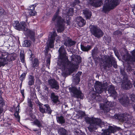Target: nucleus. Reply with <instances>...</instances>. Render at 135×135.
Wrapping results in <instances>:
<instances>
[{
    "mask_svg": "<svg viewBox=\"0 0 135 135\" xmlns=\"http://www.w3.org/2000/svg\"><path fill=\"white\" fill-rule=\"evenodd\" d=\"M58 52L59 57L57 62V64L60 69L63 70H70L76 69L79 62L78 59L80 57L76 55H73L71 56V62L69 61L65 49L63 46L59 49Z\"/></svg>",
    "mask_w": 135,
    "mask_h": 135,
    "instance_id": "nucleus-1",
    "label": "nucleus"
},
{
    "mask_svg": "<svg viewBox=\"0 0 135 135\" xmlns=\"http://www.w3.org/2000/svg\"><path fill=\"white\" fill-rule=\"evenodd\" d=\"M85 120L87 123L90 124L88 128L90 132L95 130L98 126L101 127L102 125L104 124L103 122H102L101 120L98 118L87 117Z\"/></svg>",
    "mask_w": 135,
    "mask_h": 135,
    "instance_id": "nucleus-2",
    "label": "nucleus"
},
{
    "mask_svg": "<svg viewBox=\"0 0 135 135\" xmlns=\"http://www.w3.org/2000/svg\"><path fill=\"white\" fill-rule=\"evenodd\" d=\"M59 10L58 9L57 10L55 14L53 16L52 19V21L56 23L58 28L57 31L58 32H61L64 30V19L62 18L59 15Z\"/></svg>",
    "mask_w": 135,
    "mask_h": 135,
    "instance_id": "nucleus-3",
    "label": "nucleus"
},
{
    "mask_svg": "<svg viewBox=\"0 0 135 135\" xmlns=\"http://www.w3.org/2000/svg\"><path fill=\"white\" fill-rule=\"evenodd\" d=\"M13 25L15 29L18 30L25 31L26 34L31 36V37L33 38L34 32L27 28L25 22L22 21L19 23L18 21H15Z\"/></svg>",
    "mask_w": 135,
    "mask_h": 135,
    "instance_id": "nucleus-4",
    "label": "nucleus"
},
{
    "mask_svg": "<svg viewBox=\"0 0 135 135\" xmlns=\"http://www.w3.org/2000/svg\"><path fill=\"white\" fill-rule=\"evenodd\" d=\"M120 0H105L102 8V11L105 13L108 12L114 9L119 3Z\"/></svg>",
    "mask_w": 135,
    "mask_h": 135,
    "instance_id": "nucleus-5",
    "label": "nucleus"
},
{
    "mask_svg": "<svg viewBox=\"0 0 135 135\" xmlns=\"http://www.w3.org/2000/svg\"><path fill=\"white\" fill-rule=\"evenodd\" d=\"M103 66L105 69L107 67L110 68L112 67V65L114 68H117V62L115 59L112 56H109L107 55L104 56L103 58Z\"/></svg>",
    "mask_w": 135,
    "mask_h": 135,
    "instance_id": "nucleus-6",
    "label": "nucleus"
},
{
    "mask_svg": "<svg viewBox=\"0 0 135 135\" xmlns=\"http://www.w3.org/2000/svg\"><path fill=\"white\" fill-rule=\"evenodd\" d=\"M89 28L91 33L95 37L99 38L103 36L104 33L99 27L93 25H91Z\"/></svg>",
    "mask_w": 135,
    "mask_h": 135,
    "instance_id": "nucleus-7",
    "label": "nucleus"
},
{
    "mask_svg": "<svg viewBox=\"0 0 135 135\" xmlns=\"http://www.w3.org/2000/svg\"><path fill=\"white\" fill-rule=\"evenodd\" d=\"M114 117L116 119L125 123L130 124L132 123L130 121V116L127 114H122L115 115Z\"/></svg>",
    "mask_w": 135,
    "mask_h": 135,
    "instance_id": "nucleus-8",
    "label": "nucleus"
},
{
    "mask_svg": "<svg viewBox=\"0 0 135 135\" xmlns=\"http://www.w3.org/2000/svg\"><path fill=\"white\" fill-rule=\"evenodd\" d=\"M55 37H57V40H56L57 41V40L60 39V38L59 36L57 35L56 32L54 31L50 33L48 40L49 43L47 45L48 48H52L54 47Z\"/></svg>",
    "mask_w": 135,
    "mask_h": 135,
    "instance_id": "nucleus-9",
    "label": "nucleus"
},
{
    "mask_svg": "<svg viewBox=\"0 0 135 135\" xmlns=\"http://www.w3.org/2000/svg\"><path fill=\"white\" fill-rule=\"evenodd\" d=\"M131 56L127 54L123 56L122 58L124 60L127 62L128 64H130L132 61L135 62V49L131 52Z\"/></svg>",
    "mask_w": 135,
    "mask_h": 135,
    "instance_id": "nucleus-10",
    "label": "nucleus"
},
{
    "mask_svg": "<svg viewBox=\"0 0 135 135\" xmlns=\"http://www.w3.org/2000/svg\"><path fill=\"white\" fill-rule=\"evenodd\" d=\"M114 105V103L111 102H109L106 100L104 104H101L100 107L101 108L103 111L107 112H109L110 110L109 107H112Z\"/></svg>",
    "mask_w": 135,
    "mask_h": 135,
    "instance_id": "nucleus-11",
    "label": "nucleus"
},
{
    "mask_svg": "<svg viewBox=\"0 0 135 135\" xmlns=\"http://www.w3.org/2000/svg\"><path fill=\"white\" fill-rule=\"evenodd\" d=\"M104 85V84H102L99 81L96 82L95 88L97 93L100 94L104 90L105 88H106Z\"/></svg>",
    "mask_w": 135,
    "mask_h": 135,
    "instance_id": "nucleus-12",
    "label": "nucleus"
},
{
    "mask_svg": "<svg viewBox=\"0 0 135 135\" xmlns=\"http://www.w3.org/2000/svg\"><path fill=\"white\" fill-rule=\"evenodd\" d=\"M120 128L116 126L114 127L109 126L108 129L105 130L102 133V135H110L111 133H114L117 130H119Z\"/></svg>",
    "mask_w": 135,
    "mask_h": 135,
    "instance_id": "nucleus-13",
    "label": "nucleus"
},
{
    "mask_svg": "<svg viewBox=\"0 0 135 135\" xmlns=\"http://www.w3.org/2000/svg\"><path fill=\"white\" fill-rule=\"evenodd\" d=\"M76 42L73 40L67 37H66L64 40V45L66 47H70L75 45Z\"/></svg>",
    "mask_w": 135,
    "mask_h": 135,
    "instance_id": "nucleus-14",
    "label": "nucleus"
},
{
    "mask_svg": "<svg viewBox=\"0 0 135 135\" xmlns=\"http://www.w3.org/2000/svg\"><path fill=\"white\" fill-rule=\"evenodd\" d=\"M71 92L73 93V95L75 97L77 98H82L83 95L80 91V89H78L77 88L73 87L71 90Z\"/></svg>",
    "mask_w": 135,
    "mask_h": 135,
    "instance_id": "nucleus-15",
    "label": "nucleus"
},
{
    "mask_svg": "<svg viewBox=\"0 0 135 135\" xmlns=\"http://www.w3.org/2000/svg\"><path fill=\"white\" fill-rule=\"evenodd\" d=\"M48 83L52 88L55 89L56 90L59 89V83L55 80L51 79L49 80Z\"/></svg>",
    "mask_w": 135,
    "mask_h": 135,
    "instance_id": "nucleus-16",
    "label": "nucleus"
},
{
    "mask_svg": "<svg viewBox=\"0 0 135 135\" xmlns=\"http://www.w3.org/2000/svg\"><path fill=\"white\" fill-rule=\"evenodd\" d=\"M46 112L50 114L52 112V110L48 104H45L41 105L40 107V111L42 113L45 112V109Z\"/></svg>",
    "mask_w": 135,
    "mask_h": 135,
    "instance_id": "nucleus-17",
    "label": "nucleus"
},
{
    "mask_svg": "<svg viewBox=\"0 0 135 135\" xmlns=\"http://www.w3.org/2000/svg\"><path fill=\"white\" fill-rule=\"evenodd\" d=\"M50 97L51 102L54 104L57 105L60 104V102L59 100L58 96L56 95L55 93H51Z\"/></svg>",
    "mask_w": 135,
    "mask_h": 135,
    "instance_id": "nucleus-18",
    "label": "nucleus"
},
{
    "mask_svg": "<svg viewBox=\"0 0 135 135\" xmlns=\"http://www.w3.org/2000/svg\"><path fill=\"white\" fill-rule=\"evenodd\" d=\"M122 87L124 89H128L131 88L132 85L130 81L127 79L126 81H123L121 84Z\"/></svg>",
    "mask_w": 135,
    "mask_h": 135,
    "instance_id": "nucleus-19",
    "label": "nucleus"
},
{
    "mask_svg": "<svg viewBox=\"0 0 135 135\" xmlns=\"http://www.w3.org/2000/svg\"><path fill=\"white\" fill-rule=\"evenodd\" d=\"M90 4L93 6L98 7L100 6L103 4L102 0H90Z\"/></svg>",
    "mask_w": 135,
    "mask_h": 135,
    "instance_id": "nucleus-20",
    "label": "nucleus"
},
{
    "mask_svg": "<svg viewBox=\"0 0 135 135\" xmlns=\"http://www.w3.org/2000/svg\"><path fill=\"white\" fill-rule=\"evenodd\" d=\"M8 56L7 55H2V56L0 57V67L4 66L6 64L8 61L7 57Z\"/></svg>",
    "mask_w": 135,
    "mask_h": 135,
    "instance_id": "nucleus-21",
    "label": "nucleus"
},
{
    "mask_svg": "<svg viewBox=\"0 0 135 135\" xmlns=\"http://www.w3.org/2000/svg\"><path fill=\"white\" fill-rule=\"evenodd\" d=\"M108 93L110 94V95L113 97L114 99L116 98L117 93L115 90V87L113 85H110L108 89Z\"/></svg>",
    "mask_w": 135,
    "mask_h": 135,
    "instance_id": "nucleus-22",
    "label": "nucleus"
},
{
    "mask_svg": "<svg viewBox=\"0 0 135 135\" xmlns=\"http://www.w3.org/2000/svg\"><path fill=\"white\" fill-rule=\"evenodd\" d=\"M120 103L122 105H125L127 103H131V101H129L128 100V97L126 95L122 97L121 98H119Z\"/></svg>",
    "mask_w": 135,
    "mask_h": 135,
    "instance_id": "nucleus-23",
    "label": "nucleus"
},
{
    "mask_svg": "<svg viewBox=\"0 0 135 135\" xmlns=\"http://www.w3.org/2000/svg\"><path fill=\"white\" fill-rule=\"evenodd\" d=\"M77 24L80 27H82L85 23V21L81 17H77L76 18Z\"/></svg>",
    "mask_w": 135,
    "mask_h": 135,
    "instance_id": "nucleus-24",
    "label": "nucleus"
},
{
    "mask_svg": "<svg viewBox=\"0 0 135 135\" xmlns=\"http://www.w3.org/2000/svg\"><path fill=\"white\" fill-rule=\"evenodd\" d=\"M83 13L86 19H90L91 16V13L87 9L83 10Z\"/></svg>",
    "mask_w": 135,
    "mask_h": 135,
    "instance_id": "nucleus-25",
    "label": "nucleus"
},
{
    "mask_svg": "<svg viewBox=\"0 0 135 135\" xmlns=\"http://www.w3.org/2000/svg\"><path fill=\"white\" fill-rule=\"evenodd\" d=\"M31 123L33 125H35L38 127H42V125L44 123L42 120H39L37 119H36L33 122H31Z\"/></svg>",
    "mask_w": 135,
    "mask_h": 135,
    "instance_id": "nucleus-26",
    "label": "nucleus"
},
{
    "mask_svg": "<svg viewBox=\"0 0 135 135\" xmlns=\"http://www.w3.org/2000/svg\"><path fill=\"white\" fill-rule=\"evenodd\" d=\"M35 80L34 77L33 76L29 75L28 77V85L30 86L33 85L34 84Z\"/></svg>",
    "mask_w": 135,
    "mask_h": 135,
    "instance_id": "nucleus-27",
    "label": "nucleus"
},
{
    "mask_svg": "<svg viewBox=\"0 0 135 135\" xmlns=\"http://www.w3.org/2000/svg\"><path fill=\"white\" fill-rule=\"evenodd\" d=\"M58 133L60 135H68L67 131L64 128L60 127L58 129Z\"/></svg>",
    "mask_w": 135,
    "mask_h": 135,
    "instance_id": "nucleus-28",
    "label": "nucleus"
},
{
    "mask_svg": "<svg viewBox=\"0 0 135 135\" xmlns=\"http://www.w3.org/2000/svg\"><path fill=\"white\" fill-rule=\"evenodd\" d=\"M56 119L57 122L60 124H64L65 122L64 117L62 115L57 117Z\"/></svg>",
    "mask_w": 135,
    "mask_h": 135,
    "instance_id": "nucleus-29",
    "label": "nucleus"
},
{
    "mask_svg": "<svg viewBox=\"0 0 135 135\" xmlns=\"http://www.w3.org/2000/svg\"><path fill=\"white\" fill-rule=\"evenodd\" d=\"M81 48L82 51H88L91 49V47L90 45H88L87 46H85L81 45Z\"/></svg>",
    "mask_w": 135,
    "mask_h": 135,
    "instance_id": "nucleus-30",
    "label": "nucleus"
},
{
    "mask_svg": "<svg viewBox=\"0 0 135 135\" xmlns=\"http://www.w3.org/2000/svg\"><path fill=\"white\" fill-rule=\"evenodd\" d=\"M19 105H18L17 106L16 108V112L14 114V116L15 117L18 119L19 121L20 119V116L19 115Z\"/></svg>",
    "mask_w": 135,
    "mask_h": 135,
    "instance_id": "nucleus-31",
    "label": "nucleus"
},
{
    "mask_svg": "<svg viewBox=\"0 0 135 135\" xmlns=\"http://www.w3.org/2000/svg\"><path fill=\"white\" fill-rule=\"evenodd\" d=\"M39 62L37 59H35L33 61H32L31 64V66L33 68L37 67L38 65Z\"/></svg>",
    "mask_w": 135,
    "mask_h": 135,
    "instance_id": "nucleus-32",
    "label": "nucleus"
},
{
    "mask_svg": "<svg viewBox=\"0 0 135 135\" xmlns=\"http://www.w3.org/2000/svg\"><path fill=\"white\" fill-rule=\"evenodd\" d=\"M98 53V49L97 47L95 48L93 50L91 51V55L92 57L94 58L97 55Z\"/></svg>",
    "mask_w": 135,
    "mask_h": 135,
    "instance_id": "nucleus-33",
    "label": "nucleus"
},
{
    "mask_svg": "<svg viewBox=\"0 0 135 135\" xmlns=\"http://www.w3.org/2000/svg\"><path fill=\"white\" fill-rule=\"evenodd\" d=\"M67 14L68 16H72L73 14L74 10L73 8H70L68 9H67Z\"/></svg>",
    "mask_w": 135,
    "mask_h": 135,
    "instance_id": "nucleus-34",
    "label": "nucleus"
},
{
    "mask_svg": "<svg viewBox=\"0 0 135 135\" xmlns=\"http://www.w3.org/2000/svg\"><path fill=\"white\" fill-rule=\"evenodd\" d=\"M94 97H93V99H95L96 100L98 101H100L102 100V98L101 96L99 94L95 95H93Z\"/></svg>",
    "mask_w": 135,
    "mask_h": 135,
    "instance_id": "nucleus-35",
    "label": "nucleus"
},
{
    "mask_svg": "<svg viewBox=\"0 0 135 135\" xmlns=\"http://www.w3.org/2000/svg\"><path fill=\"white\" fill-rule=\"evenodd\" d=\"M20 59L21 61L23 62L24 61V52L23 51H21L20 54Z\"/></svg>",
    "mask_w": 135,
    "mask_h": 135,
    "instance_id": "nucleus-36",
    "label": "nucleus"
},
{
    "mask_svg": "<svg viewBox=\"0 0 135 135\" xmlns=\"http://www.w3.org/2000/svg\"><path fill=\"white\" fill-rule=\"evenodd\" d=\"M27 103L28 106L32 108L33 106L32 100L28 98Z\"/></svg>",
    "mask_w": 135,
    "mask_h": 135,
    "instance_id": "nucleus-37",
    "label": "nucleus"
},
{
    "mask_svg": "<svg viewBox=\"0 0 135 135\" xmlns=\"http://www.w3.org/2000/svg\"><path fill=\"white\" fill-rule=\"evenodd\" d=\"M80 3L79 0H75L72 3H71V6L74 7L75 6Z\"/></svg>",
    "mask_w": 135,
    "mask_h": 135,
    "instance_id": "nucleus-38",
    "label": "nucleus"
},
{
    "mask_svg": "<svg viewBox=\"0 0 135 135\" xmlns=\"http://www.w3.org/2000/svg\"><path fill=\"white\" fill-rule=\"evenodd\" d=\"M81 73H82L81 72H79L76 75V79L78 81V82L80 81L79 77L81 75Z\"/></svg>",
    "mask_w": 135,
    "mask_h": 135,
    "instance_id": "nucleus-39",
    "label": "nucleus"
},
{
    "mask_svg": "<svg viewBox=\"0 0 135 135\" xmlns=\"http://www.w3.org/2000/svg\"><path fill=\"white\" fill-rule=\"evenodd\" d=\"M30 45V43L28 41L25 40L24 41V43L23 45V46L24 47H28Z\"/></svg>",
    "mask_w": 135,
    "mask_h": 135,
    "instance_id": "nucleus-40",
    "label": "nucleus"
},
{
    "mask_svg": "<svg viewBox=\"0 0 135 135\" xmlns=\"http://www.w3.org/2000/svg\"><path fill=\"white\" fill-rule=\"evenodd\" d=\"M26 76V73H23L21 75L20 77V79L22 82L25 78V77Z\"/></svg>",
    "mask_w": 135,
    "mask_h": 135,
    "instance_id": "nucleus-41",
    "label": "nucleus"
},
{
    "mask_svg": "<svg viewBox=\"0 0 135 135\" xmlns=\"http://www.w3.org/2000/svg\"><path fill=\"white\" fill-rule=\"evenodd\" d=\"M36 6V4H33L31 5L29 7L28 9L30 11H33L35 9V8Z\"/></svg>",
    "mask_w": 135,
    "mask_h": 135,
    "instance_id": "nucleus-42",
    "label": "nucleus"
},
{
    "mask_svg": "<svg viewBox=\"0 0 135 135\" xmlns=\"http://www.w3.org/2000/svg\"><path fill=\"white\" fill-rule=\"evenodd\" d=\"M131 100L134 103H135V94H132L130 96Z\"/></svg>",
    "mask_w": 135,
    "mask_h": 135,
    "instance_id": "nucleus-43",
    "label": "nucleus"
},
{
    "mask_svg": "<svg viewBox=\"0 0 135 135\" xmlns=\"http://www.w3.org/2000/svg\"><path fill=\"white\" fill-rule=\"evenodd\" d=\"M5 13V12L4 10L2 7H0V16L4 14Z\"/></svg>",
    "mask_w": 135,
    "mask_h": 135,
    "instance_id": "nucleus-44",
    "label": "nucleus"
},
{
    "mask_svg": "<svg viewBox=\"0 0 135 135\" xmlns=\"http://www.w3.org/2000/svg\"><path fill=\"white\" fill-rule=\"evenodd\" d=\"M36 12L35 11H30L29 12V14L30 15L34 16L36 14Z\"/></svg>",
    "mask_w": 135,
    "mask_h": 135,
    "instance_id": "nucleus-45",
    "label": "nucleus"
},
{
    "mask_svg": "<svg viewBox=\"0 0 135 135\" xmlns=\"http://www.w3.org/2000/svg\"><path fill=\"white\" fill-rule=\"evenodd\" d=\"M50 57L49 58H48L46 60V65L47 66H49L50 63Z\"/></svg>",
    "mask_w": 135,
    "mask_h": 135,
    "instance_id": "nucleus-46",
    "label": "nucleus"
},
{
    "mask_svg": "<svg viewBox=\"0 0 135 135\" xmlns=\"http://www.w3.org/2000/svg\"><path fill=\"white\" fill-rule=\"evenodd\" d=\"M44 90L46 91H48V88L47 87V86H45L44 87Z\"/></svg>",
    "mask_w": 135,
    "mask_h": 135,
    "instance_id": "nucleus-47",
    "label": "nucleus"
},
{
    "mask_svg": "<svg viewBox=\"0 0 135 135\" xmlns=\"http://www.w3.org/2000/svg\"><path fill=\"white\" fill-rule=\"evenodd\" d=\"M120 73L121 74L123 75H124L125 74V72L123 69H120Z\"/></svg>",
    "mask_w": 135,
    "mask_h": 135,
    "instance_id": "nucleus-48",
    "label": "nucleus"
},
{
    "mask_svg": "<svg viewBox=\"0 0 135 135\" xmlns=\"http://www.w3.org/2000/svg\"><path fill=\"white\" fill-rule=\"evenodd\" d=\"M128 70L129 71H131L132 70L131 69V68L129 65H128Z\"/></svg>",
    "mask_w": 135,
    "mask_h": 135,
    "instance_id": "nucleus-49",
    "label": "nucleus"
},
{
    "mask_svg": "<svg viewBox=\"0 0 135 135\" xmlns=\"http://www.w3.org/2000/svg\"><path fill=\"white\" fill-rule=\"evenodd\" d=\"M132 11H133L134 14L135 15V8L134 9H132Z\"/></svg>",
    "mask_w": 135,
    "mask_h": 135,
    "instance_id": "nucleus-50",
    "label": "nucleus"
},
{
    "mask_svg": "<svg viewBox=\"0 0 135 135\" xmlns=\"http://www.w3.org/2000/svg\"><path fill=\"white\" fill-rule=\"evenodd\" d=\"M21 93L22 95H23V96H24V93H23V92L22 91H21Z\"/></svg>",
    "mask_w": 135,
    "mask_h": 135,
    "instance_id": "nucleus-51",
    "label": "nucleus"
},
{
    "mask_svg": "<svg viewBox=\"0 0 135 135\" xmlns=\"http://www.w3.org/2000/svg\"><path fill=\"white\" fill-rule=\"evenodd\" d=\"M133 108L134 110H135V105L133 106Z\"/></svg>",
    "mask_w": 135,
    "mask_h": 135,
    "instance_id": "nucleus-52",
    "label": "nucleus"
},
{
    "mask_svg": "<svg viewBox=\"0 0 135 135\" xmlns=\"http://www.w3.org/2000/svg\"><path fill=\"white\" fill-rule=\"evenodd\" d=\"M37 130H37L36 129H34L33 130V131L35 132L37 131Z\"/></svg>",
    "mask_w": 135,
    "mask_h": 135,
    "instance_id": "nucleus-53",
    "label": "nucleus"
},
{
    "mask_svg": "<svg viewBox=\"0 0 135 135\" xmlns=\"http://www.w3.org/2000/svg\"><path fill=\"white\" fill-rule=\"evenodd\" d=\"M2 112V110L0 109V114Z\"/></svg>",
    "mask_w": 135,
    "mask_h": 135,
    "instance_id": "nucleus-54",
    "label": "nucleus"
},
{
    "mask_svg": "<svg viewBox=\"0 0 135 135\" xmlns=\"http://www.w3.org/2000/svg\"><path fill=\"white\" fill-rule=\"evenodd\" d=\"M134 87H135V81H134Z\"/></svg>",
    "mask_w": 135,
    "mask_h": 135,
    "instance_id": "nucleus-55",
    "label": "nucleus"
},
{
    "mask_svg": "<svg viewBox=\"0 0 135 135\" xmlns=\"http://www.w3.org/2000/svg\"><path fill=\"white\" fill-rule=\"evenodd\" d=\"M33 41H34L35 40V39H34V38H33Z\"/></svg>",
    "mask_w": 135,
    "mask_h": 135,
    "instance_id": "nucleus-56",
    "label": "nucleus"
},
{
    "mask_svg": "<svg viewBox=\"0 0 135 135\" xmlns=\"http://www.w3.org/2000/svg\"><path fill=\"white\" fill-rule=\"evenodd\" d=\"M33 117H34V118H35V116H34Z\"/></svg>",
    "mask_w": 135,
    "mask_h": 135,
    "instance_id": "nucleus-57",
    "label": "nucleus"
},
{
    "mask_svg": "<svg viewBox=\"0 0 135 135\" xmlns=\"http://www.w3.org/2000/svg\"><path fill=\"white\" fill-rule=\"evenodd\" d=\"M29 51L31 52V50H29Z\"/></svg>",
    "mask_w": 135,
    "mask_h": 135,
    "instance_id": "nucleus-58",
    "label": "nucleus"
},
{
    "mask_svg": "<svg viewBox=\"0 0 135 135\" xmlns=\"http://www.w3.org/2000/svg\"><path fill=\"white\" fill-rule=\"evenodd\" d=\"M84 135H86L85 134H84Z\"/></svg>",
    "mask_w": 135,
    "mask_h": 135,
    "instance_id": "nucleus-59",
    "label": "nucleus"
},
{
    "mask_svg": "<svg viewBox=\"0 0 135 135\" xmlns=\"http://www.w3.org/2000/svg\"><path fill=\"white\" fill-rule=\"evenodd\" d=\"M134 135H135V134Z\"/></svg>",
    "mask_w": 135,
    "mask_h": 135,
    "instance_id": "nucleus-60",
    "label": "nucleus"
}]
</instances>
